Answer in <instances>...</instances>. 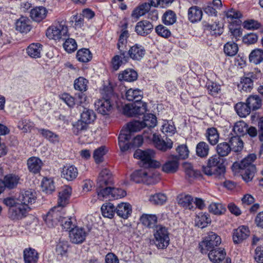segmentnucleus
I'll use <instances>...</instances> for the list:
<instances>
[{
    "mask_svg": "<svg viewBox=\"0 0 263 263\" xmlns=\"http://www.w3.org/2000/svg\"><path fill=\"white\" fill-rule=\"evenodd\" d=\"M223 50L227 55L233 57L238 52V47L234 42H228L224 45Z\"/></svg>",
    "mask_w": 263,
    "mask_h": 263,
    "instance_id": "nucleus-52",
    "label": "nucleus"
},
{
    "mask_svg": "<svg viewBox=\"0 0 263 263\" xmlns=\"http://www.w3.org/2000/svg\"><path fill=\"white\" fill-rule=\"evenodd\" d=\"M195 221L196 226L203 229L211 223V220L208 214L200 212L196 215Z\"/></svg>",
    "mask_w": 263,
    "mask_h": 263,
    "instance_id": "nucleus-35",
    "label": "nucleus"
},
{
    "mask_svg": "<svg viewBox=\"0 0 263 263\" xmlns=\"http://www.w3.org/2000/svg\"><path fill=\"white\" fill-rule=\"evenodd\" d=\"M249 60L256 65L260 63L263 61V50L255 49L252 50L249 55Z\"/></svg>",
    "mask_w": 263,
    "mask_h": 263,
    "instance_id": "nucleus-51",
    "label": "nucleus"
},
{
    "mask_svg": "<svg viewBox=\"0 0 263 263\" xmlns=\"http://www.w3.org/2000/svg\"><path fill=\"white\" fill-rule=\"evenodd\" d=\"M248 126L244 121H238L235 124L233 130L237 136L244 135L247 134Z\"/></svg>",
    "mask_w": 263,
    "mask_h": 263,
    "instance_id": "nucleus-60",
    "label": "nucleus"
},
{
    "mask_svg": "<svg viewBox=\"0 0 263 263\" xmlns=\"http://www.w3.org/2000/svg\"><path fill=\"white\" fill-rule=\"evenodd\" d=\"M146 53L144 47L141 45L136 44L129 49L127 55L129 59L140 61L144 57Z\"/></svg>",
    "mask_w": 263,
    "mask_h": 263,
    "instance_id": "nucleus-15",
    "label": "nucleus"
},
{
    "mask_svg": "<svg viewBox=\"0 0 263 263\" xmlns=\"http://www.w3.org/2000/svg\"><path fill=\"white\" fill-rule=\"evenodd\" d=\"M256 158V155L251 154L242 160L239 164L234 163L233 165V167L239 166L242 178L246 182L250 181L254 177L256 167L253 162Z\"/></svg>",
    "mask_w": 263,
    "mask_h": 263,
    "instance_id": "nucleus-4",
    "label": "nucleus"
},
{
    "mask_svg": "<svg viewBox=\"0 0 263 263\" xmlns=\"http://www.w3.org/2000/svg\"><path fill=\"white\" fill-rule=\"evenodd\" d=\"M209 152L208 144L205 142H200L196 146V154L198 156L205 157L208 156Z\"/></svg>",
    "mask_w": 263,
    "mask_h": 263,
    "instance_id": "nucleus-62",
    "label": "nucleus"
},
{
    "mask_svg": "<svg viewBox=\"0 0 263 263\" xmlns=\"http://www.w3.org/2000/svg\"><path fill=\"white\" fill-rule=\"evenodd\" d=\"M224 15L229 21H235L237 25H239L241 21L238 19L241 17L242 14L239 11L233 8L224 12Z\"/></svg>",
    "mask_w": 263,
    "mask_h": 263,
    "instance_id": "nucleus-47",
    "label": "nucleus"
},
{
    "mask_svg": "<svg viewBox=\"0 0 263 263\" xmlns=\"http://www.w3.org/2000/svg\"><path fill=\"white\" fill-rule=\"evenodd\" d=\"M71 188L69 186H64L59 193L58 200V209L62 210L68 203L70 196L71 194Z\"/></svg>",
    "mask_w": 263,
    "mask_h": 263,
    "instance_id": "nucleus-20",
    "label": "nucleus"
},
{
    "mask_svg": "<svg viewBox=\"0 0 263 263\" xmlns=\"http://www.w3.org/2000/svg\"><path fill=\"white\" fill-rule=\"evenodd\" d=\"M101 212L104 217L112 218L116 213V208L112 203L106 202L102 205Z\"/></svg>",
    "mask_w": 263,
    "mask_h": 263,
    "instance_id": "nucleus-43",
    "label": "nucleus"
},
{
    "mask_svg": "<svg viewBox=\"0 0 263 263\" xmlns=\"http://www.w3.org/2000/svg\"><path fill=\"white\" fill-rule=\"evenodd\" d=\"M61 210L58 208L54 207L47 213L44 221L48 227H54L60 222L62 214Z\"/></svg>",
    "mask_w": 263,
    "mask_h": 263,
    "instance_id": "nucleus-12",
    "label": "nucleus"
},
{
    "mask_svg": "<svg viewBox=\"0 0 263 263\" xmlns=\"http://www.w3.org/2000/svg\"><path fill=\"white\" fill-rule=\"evenodd\" d=\"M128 36V32L126 30H123L119 36L117 44V48L119 50V53H122V54H124L125 53H127L126 47L127 44L126 40Z\"/></svg>",
    "mask_w": 263,
    "mask_h": 263,
    "instance_id": "nucleus-38",
    "label": "nucleus"
},
{
    "mask_svg": "<svg viewBox=\"0 0 263 263\" xmlns=\"http://www.w3.org/2000/svg\"><path fill=\"white\" fill-rule=\"evenodd\" d=\"M96 114L93 110L84 108L81 114V119L87 124H90L96 119Z\"/></svg>",
    "mask_w": 263,
    "mask_h": 263,
    "instance_id": "nucleus-48",
    "label": "nucleus"
},
{
    "mask_svg": "<svg viewBox=\"0 0 263 263\" xmlns=\"http://www.w3.org/2000/svg\"><path fill=\"white\" fill-rule=\"evenodd\" d=\"M229 142L232 151L235 152H240L243 147V142L239 136L232 137Z\"/></svg>",
    "mask_w": 263,
    "mask_h": 263,
    "instance_id": "nucleus-49",
    "label": "nucleus"
},
{
    "mask_svg": "<svg viewBox=\"0 0 263 263\" xmlns=\"http://www.w3.org/2000/svg\"><path fill=\"white\" fill-rule=\"evenodd\" d=\"M186 175L189 178H197L200 177L201 174L200 171L195 170L191 163L185 162L183 164Z\"/></svg>",
    "mask_w": 263,
    "mask_h": 263,
    "instance_id": "nucleus-53",
    "label": "nucleus"
},
{
    "mask_svg": "<svg viewBox=\"0 0 263 263\" xmlns=\"http://www.w3.org/2000/svg\"><path fill=\"white\" fill-rule=\"evenodd\" d=\"M154 242L158 249H165L170 244L168 229L162 225H157L154 231Z\"/></svg>",
    "mask_w": 263,
    "mask_h": 263,
    "instance_id": "nucleus-6",
    "label": "nucleus"
},
{
    "mask_svg": "<svg viewBox=\"0 0 263 263\" xmlns=\"http://www.w3.org/2000/svg\"><path fill=\"white\" fill-rule=\"evenodd\" d=\"M167 200L166 195L162 193L152 195L149 198V201L154 204H163Z\"/></svg>",
    "mask_w": 263,
    "mask_h": 263,
    "instance_id": "nucleus-64",
    "label": "nucleus"
},
{
    "mask_svg": "<svg viewBox=\"0 0 263 263\" xmlns=\"http://www.w3.org/2000/svg\"><path fill=\"white\" fill-rule=\"evenodd\" d=\"M113 183L112 174L109 170L103 168L100 173L97 179L98 187H104Z\"/></svg>",
    "mask_w": 263,
    "mask_h": 263,
    "instance_id": "nucleus-19",
    "label": "nucleus"
},
{
    "mask_svg": "<svg viewBox=\"0 0 263 263\" xmlns=\"http://www.w3.org/2000/svg\"><path fill=\"white\" fill-rule=\"evenodd\" d=\"M138 74L132 69H126L119 74L118 79L120 81L133 82L137 80Z\"/></svg>",
    "mask_w": 263,
    "mask_h": 263,
    "instance_id": "nucleus-32",
    "label": "nucleus"
},
{
    "mask_svg": "<svg viewBox=\"0 0 263 263\" xmlns=\"http://www.w3.org/2000/svg\"><path fill=\"white\" fill-rule=\"evenodd\" d=\"M207 29L210 31L212 35L215 36L221 35L223 31L222 25L217 22L208 25L207 26Z\"/></svg>",
    "mask_w": 263,
    "mask_h": 263,
    "instance_id": "nucleus-63",
    "label": "nucleus"
},
{
    "mask_svg": "<svg viewBox=\"0 0 263 263\" xmlns=\"http://www.w3.org/2000/svg\"><path fill=\"white\" fill-rule=\"evenodd\" d=\"M231 151L230 145L227 142H221L216 146L217 153L220 157L228 156Z\"/></svg>",
    "mask_w": 263,
    "mask_h": 263,
    "instance_id": "nucleus-57",
    "label": "nucleus"
},
{
    "mask_svg": "<svg viewBox=\"0 0 263 263\" xmlns=\"http://www.w3.org/2000/svg\"><path fill=\"white\" fill-rule=\"evenodd\" d=\"M155 153L151 149L143 151L137 149L134 154V158L139 159L143 163L145 167L158 168L161 166L159 162L153 159Z\"/></svg>",
    "mask_w": 263,
    "mask_h": 263,
    "instance_id": "nucleus-7",
    "label": "nucleus"
},
{
    "mask_svg": "<svg viewBox=\"0 0 263 263\" xmlns=\"http://www.w3.org/2000/svg\"><path fill=\"white\" fill-rule=\"evenodd\" d=\"M146 111V104L144 102L127 104L123 106L122 112L124 115L133 117L143 114Z\"/></svg>",
    "mask_w": 263,
    "mask_h": 263,
    "instance_id": "nucleus-10",
    "label": "nucleus"
},
{
    "mask_svg": "<svg viewBox=\"0 0 263 263\" xmlns=\"http://www.w3.org/2000/svg\"><path fill=\"white\" fill-rule=\"evenodd\" d=\"M43 163L42 161L37 157H32L28 159L27 161V165L29 170L34 173L36 174L40 172Z\"/></svg>",
    "mask_w": 263,
    "mask_h": 263,
    "instance_id": "nucleus-34",
    "label": "nucleus"
},
{
    "mask_svg": "<svg viewBox=\"0 0 263 263\" xmlns=\"http://www.w3.org/2000/svg\"><path fill=\"white\" fill-rule=\"evenodd\" d=\"M179 166V159L177 156H173L162 166V170L166 173L176 172Z\"/></svg>",
    "mask_w": 263,
    "mask_h": 263,
    "instance_id": "nucleus-23",
    "label": "nucleus"
},
{
    "mask_svg": "<svg viewBox=\"0 0 263 263\" xmlns=\"http://www.w3.org/2000/svg\"><path fill=\"white\" fill-rule=\"evenodd\" d=\"M42 191L46 194H51L55 190V186L53 180L51 178L45 177L41 183Z\"/></svg>",
    "mask_w": 263,
    "mask_h": 263,
    "instance_id": "nucleus-44",
    "label": "nucleus"
},
{
    "mask_svg": "<svg viewBox=\"0 0 263 263\" xmlns=\"http://www.w3.org/2000/svg\"><path fill=\"white\" fill-rule=\"evenodd\" d=\"M221 242V238L214 232H209L204 239L199 243V248L202 254H206L212 249H216Z\"/></svg>",
    "mask_w": 263,
    "mask_h": 263,
    "instance_id": "nucleus-8",
    "label": "nucleus"
},
{
    "mask_svg": "<svg viewBox=\"0 0 263 263\" xmlns=\"http://www.w3.org/2000/svg\"><path fill=\"white\" fill-rule=\"evenodd\" d=\"M177 202L179 205L185 209L193 210L195 209L193 205L194 198L190 195L182 194L177 197Z\"/></svg>",
    "mask_w": 263,
    "mask_h": 263,
    "instance_id": "nucleus-24",
    "label": "nucleus"
},
{
    "mask_svg": "<svg viewBox=\"0 0 263 263\" xmlns=\"http://www.w3.org/2000/svg\"><path fill=\"white\" fill-rule=\"evenodd\" d=\"M126 99L129 101H135L136 103L141 102L143 97V92L139 89L130 88L125 93Z\"/></svg>",
    "mask_w": 263,
    "mask_h": 263,
    "instance_id": "nucleus-33",
    "label": "nucleus"
},
{
    "mask_svg": "<svg viewBox=\"0 0 263 263\" xmlns=\"http://www.w3.org/2000/svg\"><path fill=\"white\" fill-rule=\"evenodd\" d=\"M246 102L251 110H255L259 109L262 104L261 100L257 95L249 96L247 99Z\"/></svg>",
    "mask_w": 263,
    "mask_h": 263,
    "instance_id": "nucleus-42",
    "label": "nucleus"
},
{
    "mask_svg": "<svg viewBox=\"0 0 263 263\" xmlns=\"http://www.w3.org/2000/svg\"><path fill=\"white\" fill-rule=\"evenodd\" d=\"M250 232L248 227L241 226L234 230L233 240L235 244L242 242L250 236Z\"/></svg>",
    "mask_w": 263,
    "mask_h": 263,
    "instance_id": "nucleus-17",
    "label": "nucleus"
},
{
    "mask_svg": "<svg viewBox=\"0 0 263 263\" xmlns=\"http://www.w3.org/2000/svg\"><path fill=\"white\" fill-rule=\"evenodd\" d=\"M202 14V10L196 6H192L188 10V19L193 23L201 21Z\"/></svg>",
    "mask_w": 263,
    "mask_h": 263,
    "instance_id": "nucleus-31",
    "label": "nucleus"
},
{
    "mask_svg": "<svg viewBox=\"0 0 263 263\" xmlns=\"http://www.w3.org/2000/svg\"><path fill=\"white\" fill-rule=\"evenodd\" d=\"M161 131L166 136H172L176 132V128L172 121H165L162 125Z\"/></svg>",
    "mask_w": 263,
    "mask_h": 263,
    "instance_id": "nucleus-59",
    "label": "nucleus"
},
{
    "mask_svg": "<svg viewBox=\"0 0 263 263\" xmlns=\"http://www.w3.org/2000/svg\"><path fill=\"white\" fill-rule=\"evenodd\" d=\"M154 174L149 170H139L133 172L130 176V179L136 183L143 182L150 184L153 182Z\"/></svg>",
    "mask_w": 263,
    "mask_h": 263,
    "instance_id": "nucleus-11",
    "label": "nucleus"
},
{
    "mask_svg": "<svg viewBox=\"0 0 263 263\" xmlns=\"http://www.w3.org/2000/svg\"><path fill=\"white\" fill-rule=\"evenodd\" d=\"M153 29V24L147 20H142L138 22L135 27V31L137 33L143 36L149 34Z\"/></svg>",
    "mask_w": 263,
    "mask_h": 263,
    "instance_id": "nucleus-21",
    "label": "nucleus"
},
{
    "mask_svg": "<svg viewBox=\"0 0 263 263\" xmlns=\"http://www.w3.org/2000/svg\"><path fill=\"white\" fill-rule=\"evenodd\" d=\"M25 263H37L39 255L37 251L32 248H26L23 251Z\"/></svg>",
    "mask_w": 263,
    "mask_h": 263,
    "instance_id": "nucleus-29",
    "label": "nucleus"
},
{
    "mask_svg": "<svg viewBox=\"0 0 263 263\" xmlns=\"http://www.w3.org/2000/svg\"><path fill=\"white\" fill-rule=\"evenodd\" d=\"M229 28L228 35L233 42L240 40L242 35V29L239 27L235 26L233 24H231Z\"/></svg>",
    "mask_w": 263,
    "mask_h": 263,
    "instance_id": "nucleus-40",
    "label": "nucleus"
},
{
    "mask_svg": "<svg viewBox=\"0 0 263 263\" xmlns=\"http://www.w3.org/2000/svg\"><path fill=\"white\" fill-rule=\"evenodd\" d=\"M9 207L8 215L10 219L18 220L26 217L31 208L18 202L13 198H7L3 200Z\"/></svg>",
    "mask_w": 263,
    "mask_h": 263,
    "instance_id": "nucleus-3",
    "label": "nucleus"
},
{
    "mask_svg": "<svg viewBox=\"0 0 263 263\" xmlns=\"http://www.w3.org/2000/svg\"><path fill=\"white\" fill-rule=\"evenodd\" d=\"M122 53H119V54L115 55L111 60V66L114 70H118L120 66L127 63L129 61V57L126 53L122 54Z\"/></svg>",
    "mask_w": 263,
    "mask_h": 263,
    "instance_id": "nucleus-28",
    "label": "nucleus"
},
{
    "mask_svg": "<svg viewBox=\"0 0 263 263\" xmlns=\"http://www.w3.org/2000/svg\"><path fill=\"white\" fill-rule=\"evenodd\" d=\"M205 135L207 140L212 145L217 144L219 139V134L216 128H208Z\"/></svg>",
    "mask_w": 263,
    "mask_h": 263,
    "instance_id": "nucleus-37",
    "label": "nucleus"
},
{
    "mask_svg": "<svg viewBox=\"0 0 263 263\" xmlns=\"http://www.w3.org/2000/svg\"><path fill=\"white\" fill-rule=\"evenodd\" d=\"M150 10L149 5L147 3H144L136 8L132 12V16L138 19L144 15Z\"/></svg>",
    "mask_w": 263,
    "mask_h": 263,
    "instance_id": "nucleus-41",
    "label": "nucleus"
},
{
    "mask_svg": "<svg viewBox=\"0 0 263 263\" xmlns=\"http://www.w3.org/2000/svg\"><path fill=\"white\" fill-rule=\"evenodd\" d=\"M88 81L83 77H80L74 81V88L76 90L83 92L87 90Z\"/></svg>",
    "mask_w": 263,
    "mask_h": 263,
    "instance_id": "nucleus-56",
    "label": "nucleus"
},
{
    "mask_svg": "<svg viewBox=\"0 0 263 263\" xmlns=\"http://www.w3.org/2000/svg\"><path fill=\"white\" fill-rule=\"evenodd\" d=\"M141 121H133L127 124L126 129H122L118 137V144L121 152L129 149V140L131 138V133L138 132L144 128Z\"/></svg>",
    "mask_w": 263,
    "mask_h": 263,
    "instance_id": "nucleus-2",
    "label": "nucleus"
},
{
    "mask_svg": "<svg viewBox=\"0 0 263 263\" xmlns=\"http://www.w3.org/2000/svg\"><path fill=\"white\" fill-rule=\"evenodd\" d=\"M46 35L49 39L55 41L65 40L69 35L66 22L62 20L55 23L47 29Z\"/></svg>",
    "mask_w": 263,
    "mask_h": 263,
    "instance_id": "nucleus-5",
    "label": "nucleus"
},
{
    "mask_svg": "<svg viewBox=\"0 0 263 263\" xmlns=\"http://www.w3.org/2000/svg\"><path fill=\"white\" fill-rule=\"evenodd\" d=\"M209 211L214 215H219L223 214L226 212V209L221 203H212L209 206Z\"/></svg>",
    "mask_w": 263,
    "mask_h": 263,
    "instance_id": "nucleus-61",
    "label": "nucleus"
},
{
    "mask_svg": "<svg viewBox=\"0 0 263 263\" xmlns=\"http://www.w3.org/2000/svg\"><path fill=\"white\" fill-rule=\"evenodd\" d=\"M223 158L217 155H213L208 160L207 165L202 166V171L206 175H214L218 179H222L226 173Z\"/></svg>",
    "mask_w": 263,
    "mask_h": 263,
    "instance_id": "nucleus-1",
    "label": "nucleus"
},
{
    "mask_svg": "<svg viewBox=\"0 0 263 263\" xmlns=\"http://www.w3.org/2000/svg\"><path fill=\"white\" fill-rule=\"evenodd\" d=\"M261 76L260 71L254 70L245 74L240 79V82L238 85V88L241 91L250 92L253 87V82L258 79Z\"/></svg>",
    "mask_w": 263,
    "mask_h": 263,
    "instance_id": "nucleus-9",
    "label": "nucleus"
},
{
    "mask_svg": "<svg viewBox=\"0 0 263 263\" xmlns=\"http://www.w3.org/2000/svg\"><path fill=\"white\" fill-rule=\"evenodd\" d=\"M132 211V206L128 203L122 202L116 208V213L121 218H127Z\"/></svg>",
    "mask_w": 263,
    "mask_h": 263,
    "instance_id": "nucleus-27",
    "label": "nucleus"
},
{
    "mask_svg": "<svg viewBox=\"0 0 263 263\" xmlns=\"http://www.w3.org/2000/svg\"><path fill=\"white\" fill-rule=\"evenodd\" d=\"M177 20L175 13L171 10H167L163 15L162 21L166 25H171L174 24Z\"/></svg>",
    "mask_w": 263,
    "mask_h": 263,
    "instance_id": "nucleus-58",
    "label": "nucleus"
},
{
    "mask_svg": "<svg viewBox=\"0 0 263 263\" xmlns=\"http://www.w3.org/2000/svg\"><path fill=\"white\" fill-rule=\"evenodd\" d=\"M48 11L46 8L43 6L36 7L30 11V17L36 22H40L45 18Z\"/></svg>",
    "mask_w": 263,
    "mask_h": 263,
    "instance_id": "nucleus-26",
    "label": "nucleus"
},
{
    "mask_svg": "<svg viewBox=\"0 0 263 263\" xmlns=\"http://www.w3.org/2000/svg\"><path fill=\"white\" fill-rule=\"evenodd\" d=\"M87 235L85 229L83 228L75 227L69 232V237L71 241L74 243L83 242Z\"/></svg>",
    "mask_w": 263,
    "mask_h": 263,
    "instance_id": "nucleus-18",
    "label": "nucleus"
},
{
    "mask_svg": "<svg viewBox=\"0 0 263 263\" xmlns=\"http://www.w3.org/2000/svg\"><path fill=\"white\" fill-rule=\"evenodd\" d=\"M39 133L46 139L49 140L50 142L56 144L59 143L60 138L58 135L46 129H40Z\"/></svg>",
    "mask_w": 263,
    "mask_h": 263,
    "instance_id": "nucleus-46",
    "label": "nucleus"
},
{
    "mask_svg": "<svg viewBox=\"0 0 263 263\" xmlns=\"http://www.w3.org/2000/svg\"><path fill=\"white\" fill-rule=\"evenodd\" d=\"M208 257L213 263H219L225 258L226 253L223 249L217 248L209 251Z\"/></svg>",
    "mask_w": 263,
    "mask_h": 263,
    "instance_id": "nucleus-25",
    "label": "nucleus"
},
{
    "mask_svg": "<svg viewBox=\"0 0 263 263\" xmlns=\"http://www.w3.org/2000/svg\"><path fill=\"white\" fill-rule=\"evenodd\" d=\"M77 59L79 62L87 63L92 59V54L88 49L82 48L78 51Z\"/></svg>",
    "mask_w": 263,
    "mask_h": 263,
    "instance_id": "nucleus-50",
    "label": "nucleus"
},
{
    "mask_svg": "<svg viewBox=\"0 0 263 263\" xmlns=\"http://www.w3.org/2000/svg\"><path fill=\"white\" fill-rule=\"evenodd\" d=\"M18 202L27 206H30L35 202V193L31 190L22 191L17 198H14Z\"/></svg>",
    "mask_w": 263,
    "mask_h": 263,
    "instance_id": "nucleus-13",
    "label": "nucleus"
},
{
    "mask_svg": "<svg viewBox=\"0 0 263 263\" xmlns=\"http://www.w3.org/2000/svg\"><path fill=\"white\" fill-rule=\"evenodd\" d=\"M94 105L98 112L104 115H108L112 108V104L108 96L106 98H102L96 100Z\"/></svg>",
    "mask_w": 263,
    "mask_h": 263,
    "instance_id": "nucleus-14",
    "label": "nucleus"
},
{
    "mask_svg": "<svg viewBox=\"0 0 263 263\" xmlns=\"http://www.w3.org/2000/svg\"><path fill=\"white\" fill-rule=\"evenodd\" d=\"M144 128L147 127L149 130L150 128L154 127L157 124L156 117L152 114H147L144 116L142 121Z\"/></svg>",
    "mask_w": 263,
    "mask_h": 263,
    "instance_id": "nucleus-54",
    "label": "nucleus"
},
{
    "mask_svg": "<svg viewBox=\"0 0 263 263\" xmlns=\"http://www.w3.org/2000/svg\"><path fill=\"white\" fill-rule=\"evenodd\" d=\"M78 175V169L73 165L66 164L63 166L61 171L62 177L68 181L74 180Z\"/></svg>",
    "mask_w": 263,
    "mask_h": 263,
    "instance_id": "nucleus-22",
    "label": "nucleus"
},
{
    "mask_svg": "<svg viewBox=\"0 0 263 263\" xmlns=\"http://www.w3.org/2000/svg\"><path fill=\"white\" fill-rule=\"evenodd\" d=\"M42 45L40 43H32L27 49V52L30 57L39 58L41 57Z\"/></svg>",
    "mask_w": 263,
    "mask_h": 263,
    "instance_id": "nucleus-39",
    "label": "nucleus"
},
{
    "mask_svg": "<svg viewBox=\"0 0 263 263\" xmlns=\"http://www.w3.org/2000/svg\"><path fill=\"white\" fill-rule=\"evenodd\" d=\"M31 27L29 19L25 16H21L15 22V29L22 33H27L31 30Z\"/></svg>",
    "mask_w": 263,
    "mask_h": 263,
    "instance_id": "nucleus-30",
    "label": "nucleus"
},
{
    "mask_svg": "<svg viewBox=\"0 0 263 263\" xmlns=\"http://www.w3.org/2000/svg\"><path fill=\"white\" fill-rule=\"evenodd\" d=\"M152 139L155 146L158 149L162 151H166L172 147L173 142L170 139L167 137L164 139L161 138V136L157 134H154Z\"/></svg>",
    "mask_w": 263,
    "mask_h": 263,
    "instance_id": "nucleus-16",
    "label": "nucleus"
},
{
    "mask_svg": "<svg viewBox=\"0 0 263 263\" xmlns=\"http://www.w3.org/2000/svg\"><path fill=\"white\" fill-rule=\"evenodd\" d=\"M20 178L15 174H8L5 176L4 179V183L5 187L12 189L16 187L19 183Z\"/></svg>",
    "mask_w": 263,
    "mask_h": 263,
    "instance_id": "nucleus-36",
    "label": "nucleus"
},
{
    "mask_svg": "<svg viewBox=\"0 0 263 263\" xmlns=\"http://www.w3.org/2000/svg\"><path fill=\"white\" fill-rule=\"evenodd\" d=\"M143 224L148 228H152L157 221V217L155 215L143 214L140 218Z\"/></svg>",
    "mask_w": 263,
    "mask_h": 263,
    "instance_id": "nucleus-55",
    "label": "nucleus"
},
{
    "mask_svg": "<svg viewBox=\"0 0 263 263\" xmlns=\"http://www.w3.org/2000/svg\"><path fill=\"white\" fill-rule=\"evenodd\" d=\"M235 110L238 115L242 118L249 115L251 111L247 102L246 103L243 102L237 103L235 106Z\"/></svg>",
    "mask_w": 263,
    "mask_h": 263,
    "instance_id": "nucleus-45",
    "label": "nucleus"
}]
</instances>
